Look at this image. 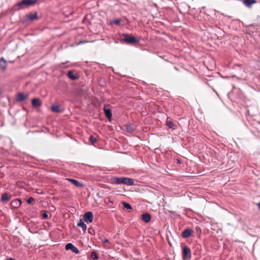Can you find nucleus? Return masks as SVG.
Listing matches in <instances>:
<instances>
[{"label":"nucleus","mask_w":260,"mask_h":260,"mask_svg":"<svg viewBox=\"0 0 260 260\" xmlns=\"http://www.w3.org/2000/svg\"><path fill=\"white\" fill-rule=\"evenodd\" d=\"M110 183L116 185H126L128 186L134 185V181L132 178L128 177H118L114 176L110 179Z\"/></svg>","instance_id":"nucleus-1"},{"label":"nucleus","mask_w":260,"mask_h":260,"mask_svg":"<svg viewBox=\"0 0 260 260\" xmlns=\"http://www.w3.org/2000/svg\"><path fill=\"white\" fill-rule=\"evenodd\" d=\"M119 41L123 44L135 45L140 42L139 39L128 34L120 35Z\"/></svg>","instance_id":"nucleus-2"},{"label":"nucleus","mask_w":260,"mask_h":260,"mask_svg":"<svg viewBox=\"0 0 260 260\" xmlns=\"http://www.w3.org/2000/svg\"><path fill=\"white\" fill-rule=\"evenodd\" d=\"M37 2V0H22L16 3L13 6L14 11H19L25 8L34 5Z\"/></svg>","instance_id":"nucleus-3"},{"label":"nucleus","mask_w":260,"mask_h":260,"mask_svg":"<svg viewBox=\"0 0 260 260\" xmlns=\"http://www.w3.org/2000/svg\"><path fill=\"white\" fill-rule=\"evenodd\" d=\"M191 256V250L189 247L187 246H184L183 247L182 250V259L183 260H186L187 259H190Z\"/></svg>","instance_id":"nucleus-4"},{"label":"nucleus","mask_w":260,"mask_h":260,"mask_svg":"<svg viewBox=\"0 0 260 260\" xmlns=\"http://www.w3.org/2000/svg\"><path fill=\"white\" fill-rule=\"evenodd\" d=\"M93 214L91 211L86 212L83 215V219L87 223H91L93 221Z\"/></svg>","instance_id":"nucleus-5"},{"label":"nucleus","mask_w":260,"mask_h":260,"mask_svg":"<svg viewBox=\"0 0 260 260\" xmlns=\"http://www.w3.org/2000/svg\"><path fill=\"white\" fill-rule=\"evenodd\" d=\"M65 249L66 250H71L73 252L78 254L79 253L78 249L72 243H69L66 245Z\"/></svg>","instance_id":"nucleus-6"},{"label":"nucleus","mask_w":260,"mask_h":260,"mask_svg":"<svg viewBox=\"0 0 260 260\" xmlns=\"http://www.w3.org/2000/svg\"><path fill=\"white\" fill-rule=\"evenodd\" d=\"M31 105L34 108H37L41 107L42 103L39 98H34L31 100Z\"/></svg>","instance_id":"nucleus-7"},{"label":"nucleus","mask_w":260,"mask_h":260,"mask_svg":"<svg viewBox=\"0 0 260 260\" xmlns=\"http://www.w3.org/2000/svg\"><path fill=\"white\" fill-rule=\"evenodd\" d=\"M12 196L7 192L3 193L2 194L1 202L3 203H7L11 198Z\"/></svg>","instance_id":"nucleus-8"},{"label":"nucleus","mask_w":260,"mask_h":260,"mask_svg":"<svg viewBox=\"0 0 260 260\" xmlns=\"http://www.w3.org/2000/svg\"><path fill=\"white\" fill-rule=\"evenodd\" d=\"M193 233V231L190 229H186L184 230L182 234H181V237L183 238H187L191 236L192 233Z\"/></svg>","instance_id":"nucleus-9"},{"label":"nucleus","mask_w":260,"mask_h":260,"mask_svg":"<svg viewBox=\"0 0 260 260\" xmlns=\"http://www.w3.org/2000/svg\"><path fill=\"white\" fill-rule=\"evenodd\" d=\"M28 97V94H25L23 93H18L17 95L16 100L18 102H22L26 100Z\"/></svg>","instance_id":"nucleus-10"},{"label":"nucleus","mask_w":260,"mask_h":260,"mask_svg":"<svg viewBox=\"0 0 260 260\" xmlns=\"http://www.w3.org/2000/svg\"><path fill=\"white\" fill-rule=\"evenodd\" d=\"M51 111L55 113H60L63 112V110L61 108L59 105H53L51 107Z\"/></svg>","instance_id":"nucleus-11"},{"label":"nucleus","mask_w":260,"mask_h":260,"mask_svg":"<svg viewBox=\"0 0 260 260\" xmlns=\"http://www.w3.org/2000/svg\"><path fill=\"white\" fill-rule=\"evenodd\" d=\"M21 201L20 199H15L11 203V206L12 208H18L21 205Z\"/></svg>","instance_id":"nucleus-12"},{"label":"nucleus","mask_w":260,"mask_h":260,"mask_svg":"<svg viewBox=\"0 0 260 260\" xmlns=\"http://www.w3.org/2000/svg\"><path fill=\"white\" fill-rule=\"evenodd\" d=\"M103 110L106 117L108 118V120L110 121L112 117L111 110L110 109L106 108V107H104Z\"/></svg>","instance_id":"nucleus-13"},{"label":"nucleus","mask_w":260,"mask_h":260,"mask_svg":"<svg viewBox=\"0 0 260 260\" xmlns=\"http://www.w3.org/2000/svg\"><path fill=\"white\" fill-rule=\"evenodd\" d=\"M38 15L37 13L35 12V13H30L26 16V20H31L34 21L35 20L38 19Z\"/></svg>","instance_id":"nucleus-14"},{"label":"nucleus","mask_w":260,"mask_h":260,"mask_svg":"<svg viewBox=\"0 0 260 260\" xmlns=\"http://www.w3.org/2000/svg\"><path fill=\"white\" fill-rule=\"evenodd\" d=\"M67 76L72 80H76L78 79V76L74 74V71L70 70L68 72Z\"/></svg>","instance_id":"nucleus-15"},{"label":"nucleus","mask_w":260,"mask_h":260,"mask_svg":"<svg viewBox=\"0 0 260 260\" xmlns=\"http://www.w3.org/2000/svg\"><path fill=\"white\" fill-rule=\"evenodd\" d=\"M166 125L168 128H171L172 130H175L177 128V125L174 124L171 120H167L166 121Z\"/></svg>","instance_id":"nucleus-16"},{"label":"nucleus","mask_w":260,"mask_h":260,"mask_svg":"<svg viewBox=\"0 0 260 260\" xmlns=\"http://www.w3.org/2000/svg\"><path fill=\"white\" fill-rule=\"evenodd\" d=\"M67 179L77 187H83L84 186L83 184H82L81 183L79 182L78 180H75L74 179L67 178Z\"/></svg>","instance_id":"nucleus-17"},{"label":"nucleus","mask_w":260,"mask_h":260,"mask_svg":"<svg viewBox=\"0 0 260 260\" xmlns=\"http://www.w3.org/2000/svg\"><path fill=\"white\" fill-rule=\"evenodd\" d=\"M142 219L145 222L148 223L151 220V215L150 214L146 213L142 215Z\"/></svg>","instance_id":"nucleus-18"},{"label":"nucleus","mask_w":260,"mask_h":260,"mask_svg":"<svg viewBox=\"0 0 260 260\" xmlns=\"http://www.w3.org/2000/svg\"><path fill=\"white\" fill-rule=\"evenodd\" d=\"M243 4L247 7H251V5L256 3L255 0H243Z\"/></svg>","instance_id":"nucleus-19"},{"label":"nucleus","mask_w":260,"mask_h":260,"mask_svg":"<svg viewBox=\"0 0 260 260\" xmlns=\"http://www.w3.org/2000/svg\"><path fill=\"white\" fill-rule=\"evenodd\" d=\"M77 225L78 226L81 227L84 232L86 231V229H87V226H86V224H85V223L83 222L82 219H80L79 220L78 222L77 223Z\"/></svg>","instance_id":"nucleus-20"},{"label":"nucleus","mask_w":260,"mask_h":260,"mask_svg":"<svg viewBox=\"0 0 260 260\" xmlns=\"http://www.w3.org/2000/svg\"><path fill=\"white\" fill-rule=\"evenodd\" d=\"M122 204L124 208H125V209H126L128 210H132V207L129 203H126L125 202H122Z\"/></svg>","instance_id":"nucleus-21"},{"label":"nucleus","mask_w":260,"mask_h":260,"mask_svg":"<svg viewBox=\"0 0 260 260\" xmlns=\"http://www.w3.org/2000/svg\"><path fill=\"white\" fill-rule=\"evenodd\" d=\"M89 141L92 144H94L97 142L98 140L96 137H94L93 136H90L89 138Z\"/></svg>","instance_id":"nucleus-22"},{"label":"nucleus","mask_w":260,"mask_h":260,"mask_svg":"<svg viewBox=\"0 0 260 260\" xmlns=\"http://www.w3.org/2000/svg\"><path fill=\"white\" fill-rule=\"evenodd\" d=\"M120 22H121V19H115L113 20L111 22V23L112 24H115V25H119L120 24Z\"/></svg>","instance_id":"nucleus-23"},{"label":"nucleus","mask_w":260,"mask_h":260,"mask_svg":"<svg viewBox=\"0 0 260 260\" xmlns=\"http://www.w3.org/2000/svg\"><path fill=\"white\" fill-rule=\"evenodd\" d=\"M42 216L44 219H48L49 218L48 212L46 210L42 211Z\"/></svg>","instance_id":"nucleus-24"},{"label":"nucleus","mask_w":260,"mask_h":260,"mask_svg":"<svg viewBox=\"0 0 260 260\" xmlns=\"http://www.w3.org/2000/svg\"><path fill=\"white\" fill-rule=\"evenodd\" d=\"M91 257L93 259H97L99 258L98 254L95 251H93L91 253Z\"/></svg>","instance_id":"nucleus-25"},{"label":"nucleus","mask_w":260,"mask_h":260,"mask_svg":"<svg viewBox=\"0 0 260 260\" xmlns=\"http://www.w3.org/2000/svg\"><path fill=\"white\" fill-rule=\"evenodd\" d=\"M126 129L128 132H133L134 131V128L131 125H127Z\"/></svg>","instance_id":"nucleus-26"},{"label":"nucleus","mask_w":260,"mask_h":260,"mask_svg":"<svg viewBox=\"0 0 260 260\" xmlns=\"http://www.w3.org/2000/svg\"><path fill=\"white\" fill-rule=\"evenodd\" d=\"M35 200L34 198L32 197H29L27 200V203L29 204H30L32 203V202Z\"/></svg>","instance_id":"nucleus-27"},{"label":"nucleus","mask_w":260,"mask_h":260,"mask_svg":"<svg viewBox=\"0 0 260 260\" xmlns=\"http://www.w3.org/2000/svg\"><path fill=\"white\" fill-rule=\"evenodd\" d=\"M88 233L92 235L95 234V231L92 228H89L88 230Z\"/></svg>","instance_id":"nucleus-28"},{"label":"nucleus","mask_w":260,"mask_h":260,"mask_svg":"<svg viewBox=\"0 0 260 260\" xmlns=\"http://www.w3.org/2000/svg\"><path fill=\"white\" fill-rule=\"evenodd\" d=\"M0 61H2L4 63H7V61L6 60L4 59V57H2L1 59H0Z\"/></svg>","instance_id":"nucleus-29"},{"label":"nucleus","mask_w":260,"mask_h":260,"mask_svg":"<svg viewBox=\"0 0 260 260\" xmlns=\"http://www.w3.org/2000/svg\"><path fill=\"white\" fill-rule=\"evenodd\" d=\"M196 231H197V232H200V233L201 232V228H200L199 226H197L196 228Z\"/></svg>","instance_id":"nucleus-30"},{"label":"nucleus","mask_w":260,"mask_h":260,"mask_svg":"<svg viewBox=\"0 0 260 260\" xmlns=\"http://www.w3.org/2000/svg\"><path fill=\"white\" fill-rule=\"evenodd\" d=\"M103 243H109V241L108 239H105L103 241Z\"/></svg>","instance_id":"nucleus-31"},{"label":"nucleus","mask_w":260,"mask_h":260,"mask_svg":"<svg viewBox=\"0 0 260 260\" xmlns=\"http://www.w3.org/2000/svg\"><path fill=\"white\" fill-rule=\"evenodd\" d=\"M177 162L178 164H181V159H177Z\"/></svg>","instance_id":"nucleus-32"},{"label":"nucleus","mask_w":260,"mask_h":260,"mask_svg":"<svg viewBox=\"0 0 260 260\" xmlns=\"http://www.w3.org/2000/svg\"><path fill=\"white\" fill-rule=\"evenodd\" d=\"M258 209L260 210V202L257 204Z\"/></svg>","instance_id":"nucleus-33"},{"label":"nucleus","mask_w":260,"mask_h":260,"mask_svg":"<svg viewBox=\"0 0 260 260\" xmlns=\"http://www.w3.org/2000/svg\"><path fill=\"white\" fill-rule=\"evenodd\" d=\"M7 260H15V259L13 258H9Z\"/></svg>","instance_id":"nucleus-34"}]
</instances>
